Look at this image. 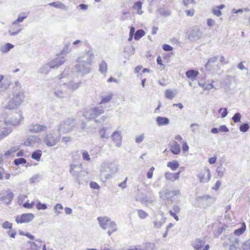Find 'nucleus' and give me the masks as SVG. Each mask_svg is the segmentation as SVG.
Listing matches in <instances>:
<instances>
[{
	"mask_svg": "<svg viewBox=\"0 0 250 250\" xmlns=\"http://www.w3.org/2000/svg\"><path fill=\"white\" fill-rule=\"evenodd\" d=\"M11 132V129L8 127L7 122L0 121V139L7 136Z\"/></svg>",
	"mask_w": 250,
	"mask_h": 250,
	"instance_id": "12",
	"label": "nucleus"
},
{
	"mask_svg": "<svg viewBox=\"0 0 250 250\" xmlns=\"http://www.w3.org/2000/svg\"><path fill=\"white\" fill-rule=\"evenodd\" d=\"M13 198L14 193L9 189L0 193V200L7 205H9L11 202Z\"/></svg>",
	"mask_w": 250,
	"mask_h": 250,
	"instance_id": "9",
	"label": "nucleus"
},
{
	"mask_svg": "<svg viewBox=\"0 0 250 250\" xmlns=\"http://www.w3.org/2000/svg\"><path fill=\"white\" fill-rule=\"evenodd\" d=\"M250 128L249 125L248 123L242 124L239 127L240 130L243 132H247Z\"/></svg>",
	"mask_w": 250,
	"mask_h": 250,
	"instance_id": "51",
	"label": "nucleus"
},
{
	"mask_svg": "<svg viewBox=\"0 0 250 250\" xmlns=\"http://www.w3.org/2000/svg\"><path fill=\"white\" fill-rule=\"evenodd\" d=\"M107 127H103L99 129V133L102 139H108L109 133L107 132Z\"/></svg>",
	"mask_w": 250,
	"mask_h": 250,
	"instance_id": "26",
	"label": "nucleus"
},
{
	"mask_svg": "<svg viewBox=\"0 0 250 250\" xmlns=\"http://www.w3.org/2000/svg\"><path fill=\"white\" fill-rule=\"evenodd\" d=\"M154 247V244L153 243H146L145 246V249L142 250H148V249H152Z\"/></svg>",
	"mask_w": 250,
	"mask_h": 250,
	"instance_id": "64",
	"label": "nucleus"
},
{
	"mask_svg": "<svg viewBox=\"0 0 250 250\" xmlns=\"http://www.w3.org/2000/svg\"><path fill=\"white\" fill-rule=\"evenodd\" d=\"M109 168H110V171L112 173H116L118 171V168L115 165V164L113 163H110Z\"/></svg>",
	"mask_w": 250,
	"mask_h": 250,
	"instance_id": "57",
	"label": "nucleus"
},
{
	"mask_svg": "<svg viewBox=\"0 0 250 250\" xmlns=\"http://www.w3.org/2000/svg\"><path fill=\"white\" fill-rule=\"evenodd\" d=\"M81 82L79 83H75L74 81H70L68 83H63V85L64 86H66L68 88L71 89L72 90H75L79 87L80 85Z\"/></svg>",
	"mask_w": 250,
	"mask_h": 250,
	"instance_id": "28",
	"label": "nucleus"
},
{
	"mask_svg": "<svg viewBox=\"0 0 250 250\" xmlns=\"http://www.w3.org/2000/svg\"><path fill=\"white\" fill-rule=\"evenodd\" d=\"M143 2L141 1H138L135 2L132 6V9L136 14L141 15L144 13L142 10Z\"/></svg>",
	"mask_w": 250,
	"mask_h": 250,
	"instance_id": "19",
	"label": "nucleus"
},
{
	"mask_svg": "<svg viewBox=\"0 0 250 250\" xmlns=\"http://www.w3.org/2000/svg\"><path fill=\"white\" fill-rule=\"evenodd\" d=\"M41 156L42 151L41 150L38 149L32 153L31 155V158L38 161L40 160Z\"/></svg>",
	"mask_w": 250,
	"mask_h": 250,
	"instance_id": "40",
	"label": "nucleus"
},
{
	"mask_svg": "<svg viewBox=\"0 0 250 250\" xmlns=\"http://www.w3.org/2000/svg\"><path fill=\"white\" fill-rule=\"evenodd\" d=\"M86 45L89 48L88 50H86L85 52L79 56L77 59V61L78 62H82L85 63L86 64L90 65L91 64L92 60L94 58L93 52L89 43H86Z\"/></svg>",
	"mask_w": 250,
	"mask_h": 250,
	"instance_id": "5",
	"label": "nucleus"
},
{
	"mask_svg": "<svg viewBox=\"0 0 250 250\" xmlns=\"http://www.w3.org/2000/svg\"><path fill=\"white\" fill-rule=\"evenodd\" d=\"M34 218V215L33 213H23L21 216L18 215L16 217V222L19 224L27 223L31 221Z\"/></svg>",
	"mask_w": 250,
	"mask_h": 250,
	"instance_id": "8",
	"label": "nucleus"
},
{
	"mask_svg": "<svg viewBox=\"0 0 250 250\" xmlns=\"http://www.w3.org/2000/svg\"><path fill=\"white\" fill-rule=\"evenodd\" d=\"M239 240L238 238H235L233 243L229 246V250H237L239 248Z\"/></svg>",
	"mask_w": 250,
	"mask_h": 250,
	"instance_id": "38",
	"label": "nucleus"
},
{
	"mask_svg": "<svg viewBox=\"0 0 250 250\" xmlns=\"http://www.w3.org/2000/svg\"><path fill=\"white\" fill-rule=\"evenodd\" d=\"M145 35V32L142 29H139L136 31L134 35V39L136 41L140 40Z\"/></svg>",
	"mask_w": 250,
	"mask_h": 250,
	"instance_id": "41",
	"label": "nucleus"
},
{
	"mask_svg": "<svg viewBox=\"0 0 250 250\" xmlns=\"http://www.w3.org/2000/svg\"><path fill=\"white\" fill-rule=\"evenodd\" d=\"M166 218L162 217L160 220H156L154 222V227L156 229L160 228L166 222Z\"/></svg>",
	"mask_w": 250,
	"mask_h": 250,
	"instance_id": "34",
	"label": "nucleus"
},
{
	"mask_svg": "<svg viewBox=\"0 0 250 250\" xmlns=\"http://www.w3.org/2000/svg\"><path fill=\"white\" fill-rule=\"evenodd\" d=\"M24 98L21 84L18 81H16L13 86V98L6 105L5 108L9 110L18 108L22 103Z\"/></svg>",
	"mask_w": 250,
	"mask_h": 250,
	"instance_id": "1",
	"label": "nucleus"
},
{
	"mask_svg": "<svg viewBox=\"0 0 250 250\" xmlns=\"http://www.w3.org/2000/svg\"><path fill=\"white\" fill-rule=\"evenodd\" d=\"M154 169H155V168L153 167H152L149 169L148 171L147 172V178H148V179L152 178V177L153 176V171L154 170Z\"/></svg>",
	"mask_w": 250,
	"mask_h": 250,
	"instance_id": "61",
	"label": "nucleus"
},
{
	"mask_svg": "<svg viewBox=\"0 0 250 250\" xmlns=\"http://www.w3.org/2000/svg\"><path fill=\"white\" fill-rule=\"evenodd\" d=\"M156 122L158 126L167 125L169 124V120L166 117L158 116L156 118Z\"/></svg>",
	"mask_w": 250,
	"mask_h": 250,
	"instance_id": "22",
	"label": "nucleus"
},
{
	"mask_svg": "<svg viewBox=\"0 0 250 250\" xmlns=\"http://www.w3.org/2000/svg\"><path fill=\"white\" fill-rule=\"evenodd\" d=\"M165 95L167 98L172 99L175 97L176 93H174L173 91L170 89H167L165 91Z\"/></svg>",
	"mask_w": 250,
	"mask_h": 250,
	"instance_id": "44",
	"label": "nucleus"
},
{
	"mask_svg": "<svg viewBox=\"0 0 250 250\" xmlns=\"http://www.w3.org/2000/svg\"><path fill=\"white\" fill-rule=\"evenodd\" d=\"M47 129V126L41 124H32L29 126L28 130L31 133H39L41 132L46 131Z\"/></svg>",
	"mask_w": 250,
	"mask_h": 250,
	"instance_id": "11",
	"label": "nucleus"
},
{
	"mask_svg": "<svg viewBox=\"0 0 250 250\" xmlns=\"http://www.w3.org/2000/svg\"><path fill=\"white\" fill-rule=\"evenodd\" d=\"M198 74V72L196 70H190L186 72V75L188 79L193 81L196 79Z\"/></svg>",
	"mask_w": 250,
	"mask_h": 250,
	"instance_id": "27",
	"label": "nucleus"
},
{
	"mask_svg": "<svg viewBox=\"0 0 250 250\" xmlns=\"http://www.w3.org/2000/svg\"><path fill=\"white\" fill-rule=\"evenodd\" d=\"M22 30V28H18L15 31H12L11 30H9L8 31V33L10 36H16L18 35L21 30Z\"/></svg>",
	"mask_w": 250,
	"mask_h": 250,
	"instance_id": "56",
	"label": "nucleus"
},
{
	"mask_svg": "<svg viewBox=\"0 0 250 250\" xmlns=\"http://www.w3.org/2000/svg\"><path fill=\"white\" fill-rule=\"evenodd\" d=\"M107 69V63L104 61H103L99 65V71L102 74L105 75L106 73Z\"/></svg>",
	"mask_w": 250,
	"mask_h": 250,
	"instance_id": "36",
	"label": "nucleus"
},
{
	"mask_svg": "<svg viewBox=\"0 0 250 250\" xmlns=\"http://www.w3.org/2000/svg\"><path fill=\"white\" fill-rule=\"evenodd\" d=\"M226 171V168L222 167V164L217 167L216 169V172L217 173V175L220 177H222Z\"/></svg>",
	"mask_w": 250,
	"mask_h": 250,
	"instance_id": "42",
	"label": "nucleus"
},
{
	"mask_svg": "<svg viewBox=\"0 0 250 250\" xmlns=\"http://www.w3.org/2000/svg\"><path fill=\"white\" fill-rule=\"evenodd\" d=\"M181 171H179L175 173H172L170 172H166L165 174V178L168 180L171 181H175L179 178V175Z\"/></svg>",
	"mask_w": 250,
	"mask_h": 250,
	"instance_id": "23",
	"label": "nucleus"
},
{
	"mask_svg": "<svg viewBox=\"0 0 250 250\" xmlns=\"http://www.w3.org/2000/svg\"><path fill=\"white\" fill-rule=\"evenodd\" d=\"M144 134H142L136 137L135 142L136 143H141L144 139Z\"/></svg>",
	"mask_w": 250,
	"mask_h": 250,
	"instance_id": "60",
	"label": "nucleus"
},
{
	"mask_svg": "<svg viewBox=\"0 0 250 250\" xmlns=\"http://www.w3.org/2000/svg\"><path fill=\"white\" fill-rule=\"evenodd\" d=\"M40 178V175L39 174H35L33 177L30 178L29 181L31 184H33L36 181H38V179Z\"/></svg>",
	"mask_w": 250,
	"mask_h": 250,
	"instance_id": "58",
	"label": "nucleus"
},
{
	"mask_svg": "<svg viewBox=\"0 0 250 250\" xmlns=\"http://www.w3.org/2000/svg\"><path fill=\"white\" fill-rule=\"evenodd\" d=\"M157 12L161 16L167 17L171 14V11L169 10H166L163 8H158Z\"/></svg>",
	"mask_w": 250,
	"mask_h": 250,
	"instance_id": "37",
	"label": "nucleus"
},
{
	"mask_svg": "<svg viewBox=\"0 0 250 250\" xmlns=\"http://www.w3.org/2000/svg\"><path fill=\"white\" fill-rule=\"evenodd\" d=\"M214 82L212 80L211 81V83H209V82L202 83L201 82H199L198 85L202 87L203 88V89H204V90H209L211 89L214 88V85L213 84V83H214Z\"/></svg>",
	"mask_w": 250,
	"mask_h": 250,
	"instance_id": "25",
	"label": "nucleus"
},
{
	"mask_svg": "<svg viewBox=\"0 0 250 250\" xmlns=\"http://www.w3.org/2000/svg\"><path fill=\"white\" fill-rule=\"evenodd\" d=\"M53 93L54 95L59 98L62 99L67 97V93L65 91L62 90L61 88L56 87L53 89Z\"/></svg>",
	"mask_w": 250,
	"mask_h": 250,
	"instance_id": "20",
	"label": "nucleus"
},
{
	"mask_svg": "<svg viewBox=\"0 0 250 250\" xmlns=\"http://www.w3.org/2000/svg\"><path fill=\"white\" fill-rule=\"evenodd\" d=\"M26 163V160L23 158H20L16 159L14 161V163L16 166H19L21 164H24Z\"/></svg>",
	"mask_w": 250,
	"mask_h": 250,
	"instance_id": "47",
	"label": "nucleus"
},
{
	"mask_svg": "<svg viewBox=\"0 0 250 250\" xmlns=\"http://www.w3.org/2000/svg\"><path fill=\"white\" fill-rule=\"evenodd\" d=\"M139 217L141 219H145L148 216V214L142 209L137 210Z\"/></svg>",
	"mask_w": 250,
	"mask_h": 250,
	"instance_id": "48",
	"label": "nucleus"
},
{
	"mask_svg": "<svg viewBox=\"0 0 250 250\" xmlns=\"http://www.w3.org/2000/svg\"><path fill=\"white\" fill-rule=\"evenodd\" d=\"M171 152L175 155L179 154L181 152L180 145L176 141H173L170 144Z\"/></svg>",
	"mask_w": 250,
	"mask_h": 250,
	"instance_id": "21",
	"label": "nucleus"
},
{
	"mask_svg": "<svg viewBox=\"0 0 250 250\" xmlns=\"http://www.w3.org/2000/svg\"><path fill=\"white\" fill-rule=\"evenodd\" d=\"M200 183H206L208 182L211 177L210 170L208 168H204L201 170L198 175Z\"/></svg>",
	"mask_w": 250,
	"mask_h": 250,
	"instance_id": "7",
	"label": "nucleus"
},
{
	"mask_svg": "<svg viewBox=\"0 0 250 250\" xmlns=\"http://www.w3.org/2000/svg\"><path fill=\"white\" fill-rule=\"evenodd\" d=\"M36 208L38 210H45L47 208V206L45 204L38 202L37 203Z\"/></svg>",
	"mask_w": 250,
	"mask_h": 250,
	"instance_id": "52",
	"label": "nucleus"
},
{
	"mask_svg": "<svg viewBox=\"0 0 250 250\" xmlns=\"http://www.w3.org/2000/svg\"><path fill=\"white\" fill-rule=\"evenodd\" d=\"M85 63L78 62L75 66L76 70L81 75L88 74L90 71V68Z\"/></svg>",
	"mask_w": 250,
	"mask_h": 250,
	"instance_id": "10",
	"label": "nucleus"
},
{
	"mask_svg": "<svg viewBox=\"0 0 250 250\" xmlns=\"http://www.w3.org/2000/svg\"><path fill=\"white\" fill-rule=\"evenodd\" d=\"M111 138L117 146L120 147L121 146L122 136L120 132L117 131L114 132L111 135Z\"/></svg>",
	"mask_w": 250,
	"mask_h": 250,
	"instance_id": "16",
	"label": "nucleus"
},
{
	"mask_svg": "<svg viewBox=\"0 0 250 250\" xmlns=\"http://www.w3.org/2000/svg\"><path fill=\"white\" fill-rule=\"evenodd\" d=\"M205 240L204 239L197 238L193 241L192 246L195 250H201L205 246Z\"/></svg>",
	"mask_w": 250,
	"mask_h": 250,
	"instance_id": "17",
	"label": "nucleus"
},
{
	"mask_svg": "<svg viewBox=\"0 0 250 250\" xmlns=\"http://www.w3.org/2000/svg\"><path fill=\"white\" fill-rule=\"evenodd\" d=\"M162 48L166 51H171L173 50V47L167 44H164L163 45Z\"/></svg>",
	"mask_w": 250,
	"mask_h": 250,
	"instance_id": "59",
	"label": "nucleus"
},
{
	"mask_svg": "<svg viewBox=\"0 0 250 250\" xmlns=\"http://www.w3.org/2000/svg\"><path fill=\"white\" fill-rule=\"evenodd\" d=\"M14 45L10 43H6L3 45L1 46L0 48V51L3 53H6L9 52L11 49L13 48Z\"/></svg>",
	"mask_w": 250,
	"mask_h": 250,
	"instance_id": "29",
	"label": "nucleus"
},
{
	"mask_svg": "<svg viewBox=\"0 0 250 250\" xmlns=\"http://www.w3.org/2000/svg\"><path fill=\"white\" fill-rule=\"evenodd\" d=\"M20 148V146L19 145L14 146L10 148V150H8L7 152L5 153V156H9L11 154L13 153L14 152H16L18 150H19Z\"/></svg>",
	"mask_w": 250,
	"mask_h": 250,
	"instance_id": "45",
	"label": "nucleus"
},
{
	"mask_svg": "<svg viewBox=\"0 0 250 250\" xmlns=\"http://www.w3.org/2000/svg\"><path fill=\"white\" fill-rule=\"evenodd\" d=\"M168 192H171V191L167 188H163L159 192L160 198L164 200H167V201H172L173 196L172 194L168 193Z\"/></svg>",
	"mask_w": 250,
	"mask_h": 250,
	"instance_id": "14",
	"label": "nucleus"
},
{
	"mask_svg": "<svg viewBox=\"0 0 250 250\" xmlns=\"http://www.w3.org/2000/svg\"><path fill=\"white\" fill-rule=\"evenodd\" d=\"M49 5L57 8H60L66 10L67 7L60 1L53 2L49 3Z\"/></svg>",
	"mask_w": 250,
	"mask_h": 250,
	"instance_id": "32",
	"label": "nucleus"
},
{
	"mask_svg": "<svg viewBox=\"0 0 250 250\" xmlns=\"http://www.w3.org/2000/svg\"><path fill=\"white\" fill-rule=\"evenodd\" d=\"M217 57L216 56L212 58H210L207 63L205 64V68L206 69L210 70L211 69V63H214L217 61Z\"/></svg>",
	"mask_w": 250,
	"mask_h": 250,
	"instance_id": "39",
	"label": "nucleus"
},
{
	"mask_svg": "<svg viewBox=\"0 0 250 250\" xmlns=\"http://www.w3.org/2000/svg\"><path fill=\"white\" fill-rule=\"evenodd\" d=\"M187 35L190 41L196 42L202 38L203 32L198 26H194L188 31Z\"/></svg>",
	"mask_w": 250,
	"mask_h": 250,
	"instance_id": "6",
	"label": "nucleus"
},
{
	"mask_svg": "<svg viewBox=\"0 0 250 250\" xmlns=\"http://www.w3.org/2000/svg\"><path fill=\"white\" fill-rule=\"evenodd\" d=\"M241 115L240 113H235L232 118L233 121L236 123L240 121Z\"/></svg>",
	"mask_w": 250,
	"mask_h": 250,
	"instance_id": "53",
	"label": "nucleus"
},
{
	"mask_svg": "<svg viewBox=\"0 0 250 250\" xmlns=\"http://www.w3.org/2000/svg\"><path fill=\"white\" fill-rule=\"evenodd\" d=\"M104 113V108L102 107H95L89 109L83 113V116L87 120H94L96 123H99L96 118Z\"/></svg>",
	"mask_w": 250,
	"mask_h": 250,
	"instance_id": "3",
	"label": "nucleus"
},
{
	"mask_svg": "<svg viewBox=\"0 0 250 250\" xmlns=\"http://www.w3.org/2000/svg\"><path fill=\"white\" fill-rule=\"evenodd\" d=\"M40 140L39 137L37 135H31L24 143V145L26 146H34L36 143H38Z\"/></svg>",
	"mask_w": 250,
	"mask_h": 250,
	"instance_id": "18",
	"label": "nucleus"
},
{
	"mask_svg": "<svg viewBox=\"0 0 250 250\" xmlns=\"http://www.w3.org/2000/svg\"><path fill=\"white\" fill-rule=\"evenodd\" d=\"M82 156L83 159L84 160L89 161L90 159V156L88 153L86 151H83L82 153Z\"/></svg>",
	"mask_w": 250,
	"mask_h": 250,
	"instance_id": "62",
	"label": "nucleus"
},
{
	"mask_svg": "<svg viewBox=\"0 0 250 250\" xmlns=\"http://www.w3.org/2000/svg\"><path fill=\"white\" fill-rule=\"evenodd\" d=\"M73 119L68 118L62 122L60 124L57 131L60 133H67L71 131L75 127L76 124Z\"/></svg>",
	"mask_w": 250,
	"mask_h": 250,
	"instance_id": "4",
	"label": "nucleus"
},
{
	"mask_svg": "<svg viewBox=\"0 0 250 250\" xmlns=\"http://www.w3.org/2000/svg\"><path fill=\"white\" fill-rule=\"evenodd\" d=\"M100 226L104 229H108L109 223L111 222V220L107 217H99L97 218Z\"/></svg>",
	"mask_w": 250,
	"mask_h": 250,
	"instance_id": "15",
	"label": "nucleus"
},
{
	"mask_svg": "<svg viewBox=\"0 0 250 250\" xmlns=\"http://www.w3.org/2000/svg\"><path fill=\"white\" fill-rule=\"evenodd\" d=\"M62 209L63 207L61 204H57L56 206H55L54 207V210H55L56 215L58 216L61 213V212L58 210V209L62 210Z\"/></svg>",
	"mask_w": 250,
	"mask_h": 250,
	"instance_id": "50",
	"label": "nucleus"
},
{
	"mask_svg": "<svg viewBox=\"0 0 250 250\" xmlns=\"http://www.w3.org/2000/svg\"><path fill=\"white\" fill-rule=\"evenodd\" d=\"M108 228L109 229L108 230H112L115 232L118 229L116 223L112 221L109 223Z\"/></svg>",
	"mask_w": 250,
	"mask_h": 250,
	"instance_id": "46",
	"label": "nucleus"
},
{
	"mask_svg": "<svg viewBox=\"0 0 250 250\" xmlns=\"http://www.w3.org/2000/svg\"><path fill=\"white\" fill-rule=\"evenodd\" d=\"M2 228L4 229H11L12 228V224L6 221L2 224Z\"/></svg>",
	"mask_w": 250,
	"mask_h": 250,
	"instance_id": "55",
	"label": "nucleus"
},
{
	"mask_svg": "<svg viewBox=\"0 0 250 250\" xmlns=\"http://www.w3.org/2000/svg\"><path fill=\"white\" fill-rule=\"evenodd\" d=\"M51 67L49 62L42 66L38 70L39 73L47 74L50 70Z\"/></svg>",
	"mask_w": 250,
	"mask_h": 250,
	"instance_id": "30",
	"label": "nucleus"
},
{
	"mask_svg": "<svg viewBox=\"0 0 250 250\" xmlns=\"http://www.w3.org/2000/svg\"><path fill=\"white\" fill-rule=\"evenodd\" d=\"M246 229V225L245 223H243L240 228L236 229L234 231V234L237 236L240 235L244 232Z\"/></svg>",
	"mask_w": 250,
	"mask_h": 250,
	"instance_id": "35",
	"label": "nucleus"
},
{
	"mask_svg": "<svg viewBox=\"0 0 250 250\" xmlns=\"http://www.w3.org/2000/svg\"><path fill=\"white\" fill-rule=\"evenodd\" d=\"M21 120V114L19 113H16L15 115L14 119H11L10 121H8L7 122L11 125H16L20 124V122Z\"/></svg>",
	"mask_w": 250,
	"mask_h": 250,
	"instance_id": "24",
	"label": "nucleus"
},
{
	"mask_svg": "<svg viewBox=\"0 0 250 250\" xmlns=\"http://www.w3.org/2000/svg\"><path fill=\"white\" fill-rule=\"evenodd\" d=\"M60 140L61 133L54 130L46 133L43 138L44 143L48 147L56 146L60 142Z\"/></svg>",
	"mask_w": 250,
	"mask_h": 250,
	"instance_id": "2",
	"label": "nucleus"
},
{
	"mask_svg": "<svg viewBox=\"0 0 250 250\" xmlns=\"http://www.w3.org/2000/svg\"><path fill=\"white\" fill-rule=\"evenodd\" d=\"M243 250H249L250 249V239L246 240L242 244Z\"/></svg>",
	"mask_w": 250,
	"mask_h": 250,
	"instance_id": "49",
	"label": "nucleus"
},
{
	"mask_svg": "<svg viewBox=\"0 0 250 250\" xmlns=\"http://www.w3.org/2000/svg\"><path fill=\"white\" fill-rule=\"evenodd\" d=\"M113 96V94L112 93H110L108 95L102 97L100 104L109 102L112 99Z\"/></svg>",
	"mask_w": 250,
	"mask_h": 250,
	"instance_id": "43",
	"label": "nucleus"
},
{
	"mask_svg": "<svg viewBox=\"0 0 250 250\" xmlns=\"http://www.w3.org/2000/svg\"><path fill=\"white\" fill-rule=\"evenodd\" d=\"M219 130L220 132H227L229 131V128L226 125H221L219 128Z\"/></svg>",
	"mask_w": 250,
	"mask_h": 250,
	"instance_id": "63",
	"label": "nucleus"
},
{
	"mask_svg": "<svg viewBox=\"0 0 250 250\" xmlns=\"http://www.w3.org/2000/svg\"><path fill=\"white\" fill-rule=\"evenodd\" d=\"M179 166L178 161L173 160L167 163V167H169L172 170H175Z\"/></svg>",
	"mask_w": 250,
	"mask_h": 250,
	"instance_id": "33",
	"label": "nucleus"
},
{
	"mask_svg": "<svg viewBox=\"0 0 250 250\" xmlns=\"http://www.w3.org/2000/svg\"><path fill=\"white\" fill-rule=\"evenodd\" d=\"M65 61L66 59L63 57H58L50 61L49 63L52 68H57L60 65H62Z\"/></svg>",
	"mask_w": 250,
	"mask_h": 250,
	"instance_id": "13",
	"label": "nucleus"
},
{
	"mask_svg": "<svg viewBox=\"0 0 250 250\" xmlns=\"http://www.w3.org/2000/svg\"><path fill=\"white\" fill-rule=\"evenodd\" d=\"M70 172L72 176L76 177V178L78 183L79 184H81V181L82 180V179L81 178V176L83 175V172L81 171L79 173L77 174L76 172L73 169L72 167H71Z\"/></svg>",
	"mask_w": 250,
	"mask_h": 250,
	"instance_id": "31",
	"label": "nucleus"
},
{
	"mask_svg": "<svg viewBox=\"0 0 250 250\" xmlns=\"http://www.w3.org/2000/svg\"><path fill=\"white\" fill-rule=\"evenodd\" d=\"M26 17H27L26 16H19L17 19L13 22L12 24L13 25L18 24L19 23L22 22L24 19L26 18Z\"/></svg>",
	"mask_w": 250,
	"mask_h": 250,
	"instance_id": "54",
	"label": "nucleus"
}]
</instances>
